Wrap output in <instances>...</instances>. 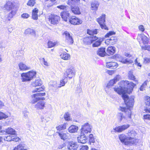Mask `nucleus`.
<instances>
[{"instance_id": "1", "label": "nucleus", "mask_w": 150, "mask_h": 150, "mask_svg": "<svg viewBox=\"0 0 150 150\" xmlns=\"http://www.w3.org/2000/svg\"><path fill=\"white\" fill-rule=\"evenodd\" d=\"M119 85V87H115L114 88V91L119 94H122V97L127 107V108L120 107V109L125 112L128 111L129 114L128 117L130 119L131 112L130 109L134 105V96H132L129 97L126 93H129L131 92L135 84L127 81H122L120 82Z\"/></svg>"}, {"instance_id": "2", "label": "nucleus", "mask_w": 150, "mask_h": 150, "mask_svg": "<svg viewBox=\"0 0 150 150\" xmlns=\"http://www.w3.org/2000/svg\"><path fill=\"white\" fill-rule=\"evenodd\" d=\"M137 134L134 131H130L127 133V135L122 134L119 136L121 142L124 145L130 146L134 144L137 139L134 138Z\"/></svg>"}, {"instance_id": "3", "label": "nucleus", "mask_w": 150, "mask_h": 150, "mask_svg": "<svg viewBox=\"0 0 150 150\" xmlns=\"http://www.w3.org/2000/svg\"><path fill=\"white\" fill-rule=\"evenodd\" d=\"M4 10L9 12L7 20L9 21L16 13V8L13 3L10 1H8L4 5Z\"/></svg>"}, {"instance_id": "4", "label": "nucleus", "mask_w": 150, "mask_h": 150, "mask_svg": "<svg viewBox=\"0 0 150 150\" xmlns=\"http://www.w3.org/2000/svg\"><path fill=\"white\" fill-rule=\"evenodd\" d=\"M105 15L103 14L101 16L97 18L96 21L100 25V28L102 29L108 30V28L107 27L105 23Z\"/></svg>"}, {"instance_id": "5", "label": "nucleus", "mask_w": 150, "mask_h": 150, "mask_svg": "<svg viewBox=\"0 0 150 150\" xmlns=\"http://www.w3.org/2000/svg\"><path fill=\"white\" fill-rule=\"evenodd\" d=\"M49 21L51 24H56L60 20V17L59 16L51 14L49 16L48 18Z\"/></svg>"}, {"instance_id": "6", "label": "nucleus", "mask_w": 150, "mask_h": 150, "mask_svg": "<svg viewBox=\"0 0 150 150\" xmlns=\"http://www.w3.org/2000/svg\"><path fill=\"white\" fill-rule=\"evenodd\" d=\"M81 132L85 134L90 133L91 131V127L88 123H86L83 125L81 129Z\"/></svg>"}, {"instance_id": "7", "label": "nucleus", "mask_w": 150, "mask_h": 150, "mask_svg": "<svg viewBox=\"0 0 150 150\" xmlns=\"http://www.w3.org/2000/svg\"><path fill=\"white\" fill-rule=\"evenodd\" d=\"M69 21L70 23L74 25H79L82 23V21L79 18L75 16H73L69 18Z\"/></svg>"}, {"instance_id": "8", "label": "nucleus", "mask_w": 150, "mask_h": 150, "mask_svg": "<svg viewBox=\"0 0 150 150\" xmlns=\"http://www.w3.org/2000/svg\"><path fill=\"white\" fill-rule=\"evenodd\" d=\"M45 95V93L39 92L32 95L33 100L31 101L32 103H34L40 100V96H44Z\"/></svg>"}, {"instance_id": "9", "label": "nucleus", "mask_w": 150, "mask_h": 150, "mask_svg": "<svg viewBox=\"0 0 150 150\" xmlns=\"http://www.w3.org/2000/svg\"><path fill=\"white\" fill-rule=\"evenodd\" d=\"M75 75V73L73 68L71 67L66 70L64 73V76L66 78L67 77H68L69 79H71Z\"/></svg>"}, {"instance_id": "10", "label": "nucleus", "mask_w": 150, "mask_h": 150, "mask_svg": "<svg viewBox=\"0 0 150 150\" xmlns=\"http://www.w3.org/2000/svg\"><path fill=\"white\" fill-rule=\"evenodd\" d=\"M77 139L78 142L84 144L87 142L88 137L86 136L84 133L81 132V135L77 137Z\"/></svg>"}, {"instance_id": "11", "label": "nucleus", "mask_w": 150, "mask_h": 150, "mask_svg": "<svg viewBox=\"0 0 150 150\" xmlns=\"http://www.w3.org/2000/svg\"><path fill=\"white\" fill-rule=\"evenodd\" d=\"M79 145L76 143L71 142L69 143L67 148L68 150H77Z\"/></svg>"}, {"instance_id": "12", "label": "nucleus", "mask_w": 150, "mask_h": 150, "mask_svg": "<svg viewBox=\"0 0 150 150\" xmlns=\"http://www.w3.org/2000/svg\"><path fill=\"white\" fill-rule=\"evenodd\" d=\"M96 40L93 41V42L92 43V46L94 47H98L100 46L102 42L104 40V38H103L100 37L98 38L97 37Z\"/></svg>"}, {"instance_id": "13", "label": "nucleus", "mask_w": 150, "mask_h": 150, "mask_svg": "<svg viewBox=\"0 0 150 150\" xmlns=\"http://www.w3.org/2000/svg\"><path fill=\"white\" fill-rule=\"evenodd\" d=\"M64 34L65 35L66 41L69 44H72L74 42L73 39L69 33L66 31L64 32Z\"/></svg>"}, {"instance_id": "14", "label": "nucleus", "mask_w": 150, "mask_h": 150, "mask_svg": "<svg viewBox=\"0 0 150 150\" xmlns=\"http://www.w3.org/2000/svg\"><path fill=\"white\" fill-rule=\"evenodd\" d=\"M97 37L96 36L93 37H89L84 39L83 42L86 44H90L93 42V41L96 40Z\"/></svg>"}, {"instance_id": "15", "label": "nucleus", "mask_w": 150, "mask_h": 150, "mask_svg": "<svg viewBox=\"0 0 150 150\" xmlns=\"http://www.w3.org/2000/svg\"><path fill=\"white\" fill-rule=\"evenodd\" d=\"M130 126L129 125L127 124L126 125H123L122 126H119L116 127L115 130L117 132H121L127 129Z\"/></svg>"}, {"instance_id": "16", "label": "nucleus", "mask_w": 150, "mask_h": 150, "mask_svg": "<svg viewBox=\"0 0 150 150\" xmlns=\"http://www.w3.org/2000/svg\"><path fill=\"white\" fill-rule=\"evenodd\" d=\"M60 15L62 18L65 21H67L68 18L69 16V11L67 10L64 11L61 13Z\"/></svg>"}, {"instance_id": "17", "label": "nucleus", "mask_w": 150, "mask_h": 150, "mask_svg": "<svg viewBox=\"0 0 150 150\" xmlns=\"http://www.w3.org/2000/svg\"><path fill=\"white\" fill-rule=\"evenodd\" d=\"M118 60L119 61L124 63L127 64L132 63V61L130 59L128 58H125V57L119 56L118 57Z\"/></svg>"}, {"instance_id": "18", "label": "nucleus", "mask_w": 150, "mask_h": 150, "mask_svg": "<svg viewBox=\"0 0 150 150\" xmlns=\"http://www.w3.org/2000/svg\"><path fill=\"white\" fill-rule=\"evenodd\" d=\"M57 133H58L60 138L64 140H66L68 138V133H65L64 131L57 132Z\"/></svg>"}, {"instance_id": "19", "label": "nucleus", "mask_w": 150, "mask_h": 150, "mask_svg": "<svg viewBox=\"0 0 150 150\" xmlns=\"http://www.w3.org/2000/svg\"><path fill=\"white\" fill-rule=\"evenodd\" d=\"M45 103L43 100H40L35 105V107L37 109H43L45 106Z\"/></svg>"}, {"instance_id": "20", "label": "nucleus", "mask_w": 150, "mask_h": 150, "mask_svg": "<svg viewBox=\"0 0 150 150\" xmlns=\"http://www.w3.org/2000/svg\"><path fill=\"white\" fill-rule=\"evenodd\" d=\"M117 64L116 62H108L106 63V66L108 68L110 69H115L117 66Z\"/></svg>"}, {"instance_id": "21", "label": "nucleus", "mask_w": 150, "mask_h": 150, "mask_svg": "<svg viewBox=\"0 0 150 150\" xmlns=\"http://www.w3.org/2000/svg\"><path fill=\"white\" fill-rule=\"evenodd\" d=\"M42 84V82L40 79L39 78L36 79L35 81L31 83L32 86L37 87L41 86Z\"/></svg>"}, {"instance_id": "22", "label": "nucleus", "mask_w": 150, "mask_h": 150, "mask_svg": "<svg viewBox=\"0 0 150 150\" xmlns=\"http://www.w3.org/2000/svg\"><path fill=\"white\" fill-rule=\"evenodd\" d=\"M106 54L105 48L104 47H101L97 51V54L101 57H104Z\"/></svg>"}, {"instance_id": "23", "label": "nucleus", "mask_w": 150, "mask_h": 150, "mask_svg": "<svg viewBox=\"0 0 150 150\" xmlns=\"http://www.w3.org/2000/svg\"><path fill=\"white\" fill-rule=\"evenodd\" d=\"M78 129V127L74 125H72L69 127L68 130L69 132L72 133L77 132Z\"/></svg>"}, {"instance_id": "24", "label": "nucleus", "mask_w": 150, "mask_h": 150, "mask_svg": "<svg viewBox=\"0 0 150 150\" xmlns=\"http://www.w3.org/2000/svg\"><path fill=\"white\" fill-rule=\"evenodd\" d=\"M61 58L65 60H68L70 59V55L66 52H64L60 55Z\"/></svg>"}, {"instance_id": "25", "label": "nucleus", "mask_w": 150, "mask_h": 150, "mask_svg": "<svg viewBox=\"0 0 150 150\" xmlns=\"http://www.w3.org/2000/svg\"><path fill=\"white\" fill-rule=\"evenodd\" d=\"M21 76L22 78V81L25 82L30 81V79L27 73H23L21 74Z\"/></svg>"}, {"instance_id": "26", "label": "nucleus", "mask_w": 150, "mask_h": 150, "mask_svg": "<svg viewBox=\"0 0 150 150\" xmlns=\"http://www.w3.org/2000/svg\"><path fill=\"white\" fill-rule=\"evenodd\" d=\"M71 11L72 13L76 15H80L81 14L79 8L78 6H74L71 8Z\"/></svg>"}, {"instance_id": "27", "label": "nucleus", "mask_w": 150, "mask_h": 150, "mask_svg": "<svg viewBox=\"0 0 150 150\" xmlns=\"http://www.w3.org/2000/svg\"><path fill=\"white\" fill-rule=\"evenodd\" d=\"M38 11V10L37 8H35L32 10V18L33 19L37 20L38 19L37 13Z\"/></svg>"}, {"instance_id": "28", "label": "nucleus", "mask_w": 150, "mask_h": 150, "mask_svg": "<svg viewBox=\"0 0 150 150\" xmlns=\"http://www.w3.org/2000/svg\"><path fill=\"white\" fill-rule=\"evenodd\" d=\"M117 39L116 37H112L108 40H107L105 41L106 43L108 42L109 44L113 45L116 43L117 41Z\"/></svg>"}, {"instance_id": "29", "label": "nucleus", "mask_w": 150, "mask_h": 150, "mask_svg": "<svg viewBox=\"0 0 150 150\" xmlns=\"http://www.w3.org/2000/svg\"><path fill=\"white\" fill-rule=\"evenodd\" d=\"M99 5V3L97 1H94L91 3V9L93 10H97L98 6Z\"/></svg>"}, {"instance_id": "30", "label": "nucleus", "mask_w": 150, "mask_h": 150, "mask_svg": "<svg viewBox=\"0 0 150 150\" xmlns=\"http://www.w3.org/2000/svg\"><path fill=\"white\" fill-rule=\"evenodd\" d=\"M19 69L21 70L24 71L29 69L30 68L27 67L23 62H20L18 64Z\"/></svg>"}, {"instance_id": "31", "label": "nucleus", "mask_w": 150, "mask_h": 150, "mask_svg": "<svg viewBox=\"0 0 150 150\" xmlns=\"http://www.w3.org/2000/svg\"><path fill=\"white\" fill-rule=\"evenodd\" d=\"M138 37L141 38L144 44H146L148 43L149 38L144 35H140Z\"/></svg>"}, {"instance_id": "32", "label": "nucleus", "mask_w": 150, "mask_h": 150, "mask_svg": "<svg viewBox=\"0 0 150 150\" xmlns=\"http://www.w3.org/2000/svg\"><path fill=\"white\" fill-rule=\"evenodd\" d=\"M6 132L8 134L15 135L16 134L15 130L11 127H8L6 129Z\"/></svg>"}, {"instance_id": "33", "label": "nucleus", "mask_w": 150, "mask_h": 150, "mask_svg": "<svg viewBox=\"0 0 150 150\" xmlns=\"http://www.w3.org/2000/svg\"><path fill=\"white\" fill-rule=\"evenodd\" d=\"M27 73L29 75L30 79V80L33 78L36 77V73L35 71H30L27 72Z\"/></svg>"}, {"instance_id": "34", "label": "nucleus", "mask_w": 150, "mask_h": 150, "mask_svg": "<svg viewBox=\"0 0 150 150\" xmlns=\"http://www.w3.org/2000/svg\"><path fill=\"white\" fill-rule=\"evenodd\" d=\"M107 52L110 54L112 55L115 52V47L114 46L109 47L107 49Z\"/></svg>"}, {"instance_id": "35", "label": "nucleus", "mask_w": 150, "mask_h": 150, "mask_svg": "<svg viewBox=\"0 0 150 150\" xmlns=\"http://www.w3.org/2000/svg\"><path fill=\"white\" fill-rule=\"evenodd\" d=\"M66 123L60 125L56 127V129L58 132H61V130H64L66 128Z\"/></svg>"}, {"instance_id": "36", "label": "nucleus", "mask_w": 150, "mask_h": 150, "mask_svg": "<svg viewBox=\"0 0 150 150\" xmlns=\"http://www.w3.org/2000/svg\"><path fill=\"white\" fill-rule=\"evenodd\" d=\"M50 85L52 86L54 89H56L59 88H60V86H59V84L57 83L56 81H52L50 83Z\"/></svg>"}, {"instance_id": "37", "label": "nucleus", "mask_w": 150, "mask_h": 150, "mask_svg": "<svg viewBox=\"0 0 150 150\" xmlns=\"http://www.w3.org/2000/svg\"><path fill=\"white\" fill-rule=\"evenodd\" d=\"M80 0H69L68 3L69 5H79Z\"/></svg>"}, {"instance_id": "38", "label": "nucleus", "mask_w": 150, "mask_h": 150, "mask_svg": "<svg viewBox=\"0 0 150 150\" xmlns=\"http://www.w3.org/2000/svg\"><path fill=\"white\" fill-rule=\"evenodd\" d=\"M117 116L118 120L121 122L122 120L124 119H126V117H125L123 115V114L121 112L118 113L117 115Z\"/></svg>"}, {"instance_id": "39", "label": "nucleus", "mask_w": 150, "mask_h": 150, "mask_svg": "<svg viewBox=\"0 0 150 150\" xmlns=\"http://www.w3.org/2000/svg\"><path fill=\"white\" fill-rule=\"evenodd\" d=\"M13 150H27L22 144H20L14 149Z\"/></svg>"}, {"instance_id": "40", "label": "nucleus", "mask_w": 150, "mask_h": 150, "mask_svg": "<svg viewBox=\"0 0 150 150\" xmlns=\"http://www.w3.org/2000/svg\"><path fill=\"white\" fill-rule=\"evenodd\" d=\"M67 78L65 77L64 79H62L60 81V83L59 84V86H60V87L65 85L66 83L67 82Z\"/></svg>"}, {"instance_id": "41", "label": "nucleus", "mask_w": 150, "mask_h": 150, "mask_svg": "<svg viewBox=\"0 0 150 150\" xmlns=\"http://www.w3.org/2000/svg\"><path fill=\"white\" fill-rule=\"evenodd\" d=\"M25 33L26 35L28 34H33L35 33V31L32 29L28 28L25 30Z\"/></svg>"}, {"instance_id": "42", "label": "nucleus", "mask_w": 150, "mask_h": 150, "mask_svg": "<svg viewBox=\"0 0 150 150\" xmlns=\"http://www.w3.org/2000/svg\"><path fill=\"white\" fill-rule=\"evenodd\" d=\"M128 77L130 79L133 80L135 82H137V80H136L135 76L132 73V72H129L128 73Z\"/></svg>"}, {"instance_id": "43", "label": "nucleus", "mask_w": 150, "mask_h": 150, "mask_svg": "<svg viewBox=\"0 0 150 150\" xmlns=\"http://www.w3.org/2000/svg\"><path fill=\"white\" fill-rule=\"evenodd\" d=\"M57 8L64 11L67 10L68 9V7L67 6L63 5H61L57 6Z\"/></svg>"}, {"instance_id": "44", "label": "nucleus", "mask_w": 150, "mask_h": 150, "mask_svg": "<svg viewBox=\"0 0 150 150\" xmlns=\"http://www.w3.org/2000/svg\"><path fill=\"white\" fill-rule=\"evenodd\" d=\"M145 103L146 105L150 106V97L147 96L145 98Z\"/></svg>"}, {"instance_id": "45", "label": "nucleus", "mask_w": 150, "mask_h": 150, "mask_svg": "<svg viewBox=\"0 0 150 150\" xmlns=\"http://www.w3.org/2000/svg\"><path fill=\"white\" fill-rule=\"evenodd\" d=\"M64 118L66 121H69L70 120V115L69 112H67L65 113Z\"/></svg>"}, {"instance_id": "46", "label": "nucleus", "mask_w": 150, "mask_h": 150, "mask_svg": "<svg viewBox=\"0 0 150 150\" xmlns=\"http://www.w3.org/2000/svg\"><path fill=\"white\" fill-rule=\"evenodd\" d=\"M115 83V80L113 79H112L109 81L107 85V86L108 88H110V86H113Z\"/></svg>"}, {"instance_id": "47", "label": "nucleus", "mask_w": 150, "mask_h": 150, "mask_svg": "<svg viewBox=\"0 0 150 150\" xmlns=\"http://www.w3.org/2000/svg\"><path fill=\"white\" fill-rule=\"evenodd\" d=\"M35 3V1L34 0H29L27 3V5L30 6H33Z\"/></svg>"}, {"instance_id": "48", "label": "nucleus", "mask_w": 150, "mask_h": 150, "mask_svg": "<svg viewBox=\"0 0 150 150\" xmlns=\"http://www.w3.org/2000/svg\"><path fill=\"white\" fill-rule=\"evenodd\" d=\"M147 85V82L146 81H144L142 84L139 88L140 91H143L144 90V88L146 87Z\"/></svg>"}, {"instance_id": "49", "label": "nucleus", "mask_w": 150, "mask_h": 150, "mask_svg": "<svg viewBox=\"0 0 150 150\" xmlns=\"http://www.w3.org/2000/svg\"><path fill=\"white\" fill-rule=\"evenodd\" d=\"M13 136L11 135H8L6 137H5L4 138V140L7 141H12Z\"/></svg>"}, {"instance_id": "50", "label": "nucleus", "mask_w": 150, "mask_h": 150, "mask_svg": "<svg viewBox=\"0 0 150 150\" xmlns=\"http://www.w3.org/2000/svg\"><path fill=\"white\" fill-rule=\"evenodd\" d=\"M56 44L55 42H53L51 41H49L48 42V46L49 47H52L54 46Z\"/></svg>"}, {"instance_id": "51", "label": "nucleus", "mask_w": 150, "mask_h": 150, "mask_svg": "<svg viewBox=\"0 0 150 150\" xmlns=\"http://www.w3.org/2000/svg\"><path fill=\"white\" fill-rule=\"evenodd\" d=\"M115 32L113 31H109V32L107 34H106L105 36V38H107L108 37H109L110 36L115 35Z\"/></svg>"}, {"instance_id": "52", "label": "nucleus", "mask_w": 150, "mask_h": 150, "mask_svg": "<svg viewBox=\"0 0 150 150\" xmlns=\"http://www.w3.org/2000/svg\"><path fill=\"white\" fill-rule=\"evenodd\" d=\"M8 116L7 115L1 112H0V120L5 119Z\"/></svg>"}, {"instance_id": "53", "label": "nucleus", "mask_w": 150, "mask_h": 150, "mask_svg": "<svg viewBox=\"0 0 150 150\" xmlns=\"http://www.w3.org/2000/svg\"><path fill=\"white\" fill-rule=\"evenodd\" d=\"M44 89V88L42 87H40L39 88H37L33 90L32 92L34 93L37 92H40L41 91H42Z\"/></svg>"}, {"instance_id": "54", "label": "nucleus", "mask_w": 150, "mask_h": 150, "mask_svg": "<svg viewBox=\"0 0 150 150\" xmlns=\"http://www.w3.org/2000/svg\"><path fill=\"white\" fill-rule=\"evenodd\" d=\"M89 141L91 142L94 143L95 142L94 139L93 138V135L92 134H91L89 136Z\"/></svg>"}, {"instance_id": "55", "label": "nucleus", "mask_w": 150, "mask_h": 150, "mask_svg": "<svg viewBox=\"0 0 150 150\" xmlns=\"http://www.w3.org/2000/svg\"><path fill=\"white\" fill-rule=\"evenodd\" d=\"M23 117L25 119H26L28 118V112L26 111H24L23 112Z\"/></svg>"}, {"instance_id": "56", "label": "nucleus", "mask_w": 150, "mask_h": 150, "mask_svg": "<svg viewBox=\"0 0 150 150\" xmlns=\"http://www.w3.org/2000/svg\"><path fill=\"white\" fill-rule=\"evenodd\" d=\"M88 147L87 146H82L79 150H88Z\"/></svg>"}, {"instance_id": "57", "label": "nucleus", "mask_w": 150, "mask_h": 150, "mask_svg": "<svg viewBox=\"0 0 150 150\" xmlns=\"http://www.w3.org/2000/svg\"><path fill=\"white\" fill-rule=\"evenodd\" d=\"M21 17L24 18H28L29 16V15L26 13H23L22 14Z\"/></svg>"}, {"instance_id": "58", "label": "nucleus", "mask_w": 150, "mask_h": 150, "mask_svg": "<svg viewBox=\"0 0 150 150\" xmlns=\"http://www.w3.org/2000/svg\"><path fill=\"white\" fill-rule=\"evenodd\" d=\"M144 118L145 119H148L150 120V115L146 114L144 115L143 116Z\"/></svg>"}, {"instance_id": "59", "label": "nucleus", "mask_w": 150, "mask_h": 150, "mask_svg": "<svg viewBox=\"0 0 150 150\" xmlns=\"http://www.w3.org/2000/svg\"><path fill=\"white\" fill-rule=\"evenodd\" d=\"M144 62L145 64H147L150 62V59L146 57L144 59Z\"/></svg>"}, {"instance_id": "60", "label": "nucleus", "mask_w": 150, "mask_h": 150, "mask_svg": "<svg viewBox=\"0 0 150 150\" xmlns=\"http://www.w3.org/2000/svg\"><path fill=\"white\" fill-rule=\"evenodd\" d=\"M12 141L15 142H18L20 140V139L18 137H15L13 136Z\"/></svg>"}, {"instance_id": "61", "label": "nucleus", "mask_w": 150, "mask_h": 150, "mask_svg": "<svg viewBox=\"0 0 150 150\" xmlns=\"http://www.w3.org/2000/svg\"><path fill=\"white\" fill-rule=\"evenodd\" d=\"M41 61L43 62L44 64L46 66H48V64L47 62L45 60L44 58H42L41 59Z\"/></svg>"}, {"instance_id": "62", "label": "nucleus", "mask_w": 150, "mask_h": 150, "mask_svg": "<svg viewBox=\"0 0 150 150\" xmlns=\"http://www.w3.org/2000/svg\"><path fill=\"white\" fill-rule=\"evenodd\" d=\"M87 33L91 35H93L92 30H88Z\"/></svg>"}, {"instance_id": "63", "label": "nucleus", "mask_w": 150, "mask_h": 150, "mask_svg": "<svg viewBox=\"0 0 150 150\" xmlns=\"http://www.w3.org/2000/svg\"><path fill=\"white\" fill-rule=\"evenodd\" d=\"M139 28L140 30L142 32H144L145 30L144 27L143 25H140L139 27Z\"/></svg>"}, {"instance_id": "64", "label": "nucleus", "mask_w": 150, "mask_h": 150, "mask_svg": "<svg viewBox=\"0 0 150 150\" xmlns=\"http://www.w3.org/2000/svg\"><path fill=\"white\" fill-rule=\"evenodd\" d=\"M46 118L44 116H42L41 117V121L45 122H47V121L46 120Z\"/></svg>"}]
</instances>
